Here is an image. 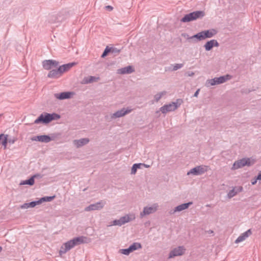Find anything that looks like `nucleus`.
<instances>
[{"mask_svg": "<svg viewBox=\"0 0 261 261\" xmlns=\"http://www.w3.org/2000/svg\"><path fill=\"white\" fill-rule=\"evenodd\" d=\"M87 238L81 236L73 238L67 242L65 243L61 247L59 251V254L61 256L66 253L68 251L74 247L76 245L86 243L85 240Z\"/></svg>", "mask_w": 261, "mask_h": 261, "instance_id": "obj_1", "label": "nucleus"}, {"mask_svg": "<svg viewBox=\"0 0 261 261\" xmlns=\"http://www.w3.org/2000/svg\"><path fill=\"white\" fill-rule=\"evenodd\" d=\"M60 117V115L56 113L49 114L44 113L41 114L38 118L35 120L34 123L39 124L42 123L43 124H47L53 120L59 119Z\"/></svg>", "mask_w": 261, "mask_h": 261, "instance_id": "obj_2", "label": "nucleus"}, {"mask_svg": "<svg viewBox=\"0 0 261 261\" xmlns=\"http://www.w3.org/2000/svg\"><path fill=\"white\" fill-rule=\"evenodd\" d=\"M218 33L217 30L215 29H211L202 31L200 32L197 33L194 35L193 37L196 38V40H194V42H197L199 41L205 40L207 38H211L215 36Z\"/></svg>", "mask_w": 261, "mask_h": 261, "instance_id": "obj_3", "label": "nucleus"}, {"mask_svg": "<svg viewBox=\"0 0 261 261\" xmlns=\"http://www.w3.org/2000/svg\"><path fill=\"white\" fill-rule=\"evenodd\" d=\"M205 13L202 11H196L185 15L180 20L181 22H187L203 17Z\"/></svg>", "mask_w": 261, "mask_h": 261, "instance_id": "obj_4", "label": "nucleus"}, {"mask_svg": "<svg viewBox=\"0 0 261 261\" xmlns=\"http://www.w3.org/2000/svg\"><path fill=\"white\" fill-rule=\"evenodd\" d=\"M182 102V100L177 99L176 102H172L170 103L165 105L160 108L161 112L163 114H166L168 112L173 111L175 110Z\"/></svg>", "mask_w": 261, "mask_h": 261, "instance_id": "obj_5", "label": "nucleus"}, {"mask_svg": "<svg viewBox=\"0 0 261 261\" xmlns=\"http://www.w3.org/2000/svg\"><path fill=\"white\" fill-rule=\"evenodd\" d=\"M231 77V75L226 74L219 77H215L211 80H208L206 81V85L207 87H208L210 86H214L216 85L223 84L226 82L227 81L230 80Z\"/></svg>", "mask_w": 261, "mask_h": 261, "instance_id": "obj_6", "label": "nucleus"}, {"mask_svg": "<svg viewBox=\"0 0 261 261\" xmlns=\"http://www.w3.org/2000/svg\"><path fill=\"white\" fill-rule=\"evenodd\" d=\"M251 165V163L249 158H243L234 162L231 169L234 170L242 168L245 166H250Z\"/></svg>", "mask_w": 261, "mask_h": 261, "instance_id": "obj_7", "label": "nucleus"}, {"mask_svg": "<svg viewBox=\"0 0 261 261\" xmlns=\"http://www.w3.org/2000/svg\"><path fill=\"white\" fill-rule=\"evenodd\" d=\"M207 166L201 165L196 166L191 169L188 172L187 175L193 174L194 175H199L204 173L207 171Z\"/></svg>", "mask_w": 261, "mask_h": 261, "instance_id": "obj_8", "label": "nucleus"}, {"mask_svg": "<svg viewBox=\"0 0 261 261\" xmlns=\"http://www.w3.org/2000/svg\"><path fill=\"white\" fill-rule=\"evenodd\" d=\"M141 248H142L141 244L140 243L135 242V243H134L131 245H130L128 248L120 249L119 250V252L123 254L128 255L131 252H133V251H134L136 250H138L139 249H141Z\"/></svg>", "mask_w": 261, "mask_h": 261, "instance_id": "obj_9", "label": "nucleus"}, {"mask_svg": "<svg viewBox=\"0 0 261 261\" xmlns=\"http://www.w3.org/2000/svg\"><path fill=\"white\" fill-rule=\"evenodd\" d=\"M159 207L158 203H154L151 206H145L143 208V212L140 213V216L142 218L146 215H148L155 213Z\"/></svg>", "mask_w": 261, "mask_h": 261, "instance_id": "obj_10", "label": "nucleus"}, {"mask_svg": "<svg viewBox=\"0 0 261 261\" xmlns=\"http://www.w3.org/2000/svg\"><path fill=\"white\" fill-rule=\"evenodd\" d=\"M133 111V109L130 107H127L126 108H123L122 109L116 111L111 115L112 119H116L117 118H120L123 117Z\"/></svg>", "mask_w": 261, "mask_h": 261, "instance_id": "obj_11", "label": "nucleus"}, {"mask_svg": "<svg viewBox=\"0 0 261 261\" xmlns=\"http://www.w3.org/2000/svg\"><path fill=\"white\" fill-rule=\"evenodd\" d=\"M55 136L50 137L48 135H40L32 138L31 140L35 141H39L43 143H48L51 141L54 140Z\"/></svg>", "mask_w": 261, "mask_h": 261, "instance_id": "obj_12", "label": "nucleus"}, {"mask_svg": "<svg viewBox=\"0 0 261 261\" xmlns=\"http://www.w3.org/2000/svg\"><path fill=\"white\" fill-rule=\"evenodd\" d=\"M186 249L184 246H178L172 250L169 254V258H173L177 256L182 255L184 254Z\"/></svg>", "mask_w": 261, "mask_h": 261, "instance_id": "obj_13", "label": "nucleus"}, {"mask_svg": "<svg viewBox=\"0 0 261 261\" xmlns=\"http://www.w3.org/2000/svg\"><path fill=\"white\" fill-rule=\"evenodd\" d=\"M58 65L59 62L53 60H46L42 62L43 67L46 70H50L53 67H57Z\"/></svg>", "mask_w": 261, "mask_h": 261, "instance_id": "obj_14", "label": "nucleus"}, {"mask_svg": "<svg viewBox=\"0 0 261 261\" xmlns=\"http://www.w3.org/2000/svg\"><path fill=\"white\" fill-rule=\"evenodd\" d=\"M105 202L102 201L91 204L85 208V211L89 212L91 211L100 210L103 208L105 205Z\"/></svg>", "mask_w": 261, "mask_h": 261, "instance_id": "obj_15", "label": "nucleus"}, {"mask_svg": "<svg viewBox=\"0 0 261 261\" xmlns=\"http://www.w3.org/2000/svg\"><path fill=\"white\" fill-rule=\"evenodd\" d=\"M192 204V202H189L188 203H182L181 204H180L177 206H176L174 210H171L169 212V213L172 215L174 214L176 212H179L182 211H184L186 209H187L190 205Z\"/></svg>", "mask_w": 261, "mask_h": 261, "instance_id": "obj_16", "label": "nucleus"}, {"mask_svg": "<svg viewBox=\"0 0 261 261\" xmlns=\"http://www.w3.org/2000/svg\"><path fill=\"white\" fill-rule=\"evenodd\" d=\"M219 43L215 39H212L207 41L204 45V47L206 51L211 50L214 47H218Z\"/></svg>", "mask_w": 261, "mask_h": 261, "instance_id": "obj_17", "label": "nucleus"}, {"mask_svg": "<svg viewBox=\"0 0 261 261\" xmlns=\"http://www.w3.org/2000/svg\"><path fill=\"white\" fill-rule=\"evenodd\" d=\"M73 94V93L72 92H63L60 93H55L54 94V96L57 99L63 100L70 98Z\"/></svg>", "mask_w": 261, "mask_h": 261, "instance_id": "obj_18", "label": "nucleus"}, {"mask_svg": "<svg viewBox=\"0 0 261 261\" xmlns=\"http://www.w3.org/2000/svg\"><path fill=\"white\" fill-rule=\"evenodd\" d=\"M63 74L60 67L57 69L50 70L47 74V77L52 79H57Z\"/></svg>", "mask_w": 261, "mask_h": 261, "instance_id": "obj_19", "label": "nucleus"}, {"mask_svg": "<svg viewBox=\"0 0 261 261\" xmlns=\"http://www.w3.org/2000/svg\"><path fill=\"white\" fill-rule=\"evenodd\" d=\"M252 234V231L250 229H248L245 232L242 233L235 241L236 243H240L245 240H246L248 237H249Z\"/></svg>", "mask_w": 261, "mask_h": 261, "instance_id": "obj_20", "label": "nucleus"}, {"mask_svg": "<svg viewBox=\"0 0 261 261\" xmlns=\"http://www.w3.org/2000/svg\"><path fill=\"white\" fill-rule=\"evenodd\" d=\"M89 141L90 140L88 138H82L79 140H74L73 144L77 148H80L87 144Z\"/></svg>", "mask_w": 261, "mask_h": 261, "instance_id": "obj_21", "label": "nucleus"}, {"mask_svg": "<svg viewBox=\"0 0 261 261\" xmlns=\"http://www.w3.org/2000/svg\"><path fill=\"white\" fill-rule=\"evenodd\" d=\"M57 15L58 17L57 21L59 22H61L67 19L69 17V12L66 11H62L58 13Z\"/></svg>", "mask_w": 261, "mask_h": 261, "instance_id": "obj_22", "label": "nucleus"}, {"mask_svg": "<svg viewBox=\"0 0 261 261\" xmlns=\"http://www.w3.org/2000/svg\"><path fill=\"white\" fill-rule=\"evenodd\" d=\"M243 190V187H236L234 188H233L232 190L229 191L228 192L227 196L229 198H231L234 196H236L237 193L241 192Z\"/></svg>", "mask_w": 261, "mask_h": 261, "instance_id": "obj_23", "label": "nucleus"}, {"mask_svg": "<svg viewBox=\"0 0 261 261\" xmlns=\"http://www.w3.org/2000/svg\"><path fill=\"white\" fill-rule=\"evenodd\" d=\"M134 71V69L133 67L131 66H128L118 69L117 73L121 74H130Z\"/></svg>", "mask_w": 261, "mask_h": 261, "instance_id": "obj_24", "label": "nucleus"}, {"mask_svg": "<svg viewBox=\"0 0 261 261\" xmlns=\"http://www.w3.org/2000/svg\"><path fill=\"white\" fill-rule=\"evenodd\" d=\"M99 80V77H96L93 76H89L87 77H85L83 80L82 84H88L89 83H92L94 82H97Z\"/></svg>", "mask_w": 261, "mask_h": 261, "instance_id": "obj_25", "label": "nucleus"}, {"mask_svg": "<svg viewBox=\"0 0 261 261\" xmlns=\"http://www.w3.org/2000/svg\"><path fill=\"white\" fill-rule=\"evenodd\" d=\"M135 216L134 214H129L126 215L123 217H121L120 218L121 219L122 222L123 224L128 223L131 221H133L135 219Z\"/></svg>", "mask_w": 261, "mask_h": 261, "instance_id": "obj_26", "label": "nucleus"}, {"mask_svg": "<svg viewBox=\"0 0 261 261\" xmlns=\"http://www.w3.org/2000/svg\"><path fill=\"white\" fill-rule=\"evenodd\" d=\"M75 63H69L66 64H64L62 66H59L62 73H63L64 72H66L69 70L71 67H72L74 65H75Z\"/></svg>", "mask_w": 261, "mask_h": 261, "instance_id": "obj_27", "label": "nucleus"}, {"mask_svg": "<svg viewBox=\"0 0 261 261\" xmlns=\"http://www.w3.org/2000/svg\"><path fill=\"white\" fill-rule=\"evenodd\" d=\"M142 165H143V163L134 164L132 167L131 174H135L137 169L141 168Z\"/></svg>", "mask_w": 261, "mask_h": 261, "instance_id": "obj_28", "label": "nucleus"}, {"mask_svg": "<svg viewBox=\"0 0 261 261\" xmlns=\"http://www.w3.org/2000/svg\"><path fill=\"white\" fill-rule=\"evenodd\" d=\"M34 179H33V177H31L29 179L25 180L22 181L20 183V185H28L30 186H32L34 184Z\"/></svg>", "mask_w": 261, "mask_h": 261, "instance_id": "obj_29", "label": "nucleus"}, {"mask_svg": "<svg viewBox=\"0 0 261 261\" xmlns=\"http://www.w3.org/2000/svg\"><path fill=\"white\" fill-rule=\"evenodd\" d=\"M55 196H45L40 198L39 200V203L41 204L43 202L51 201L55 198Z\"/></svg>", "mask_w": 261, "mask_h": 261, "instance_id": "obj_30", "label": "nucleus"}, {"mask_svg": "<svg viewBox=\"0 0 261 261\" xmlns=\"http://www.w3.org/2000/svg\"><path fill=\"white\" fill-rule=\"evenodd\" d=\"M166 94V91H162V92L158 93L156 94H155L154 96V100L156 102H158L162 98V97L164 95H165Z\"/></svg>", "mask_w": 261, "mask_h": 261, "instance_id": "obj_31", "label": "nucleus"}, {"mask_svg": "<svg viewBox=\"0 0 261 261\" xmlns=\"http://www.w3.org/2000/svg\"><path fill=\"white\" fill-rule=\"evenodd\" d=\"M123 225L122 222V220H121V219L120 218L119 219H118V220H115L114 221H113L112 222H111V224L110 225H109V226H112V225H118V226H121Z\"/></svg>", "mask_w": 261, "mask_h": 261, "instance_id": "obj_32", "label": "nucleus"}, {"mask_svg": "<svg viewBox=\"0 0 261 261\" xmlns=\"http://www.w3.org/2000/svg\"><path fill=\"white\" fill-rule=\"evenodd\" d=\"M57 15H52L49 17V22L51 23H55L57 22H59L58 21H57Z\"/></svg>", "mask_w": 261, "mask_h": 261, "instance_id": "obj_33", "label": "nucleus"}, {"mask_svg": "<svg viewBox=\"0 0 261 261\" xmlns=\"http://www.w3.org/2000/svg\"><path fill=\"white\" fill-rule=\"evenodd\" d=\"M181 36L186 38L187 40H191L192 42L195 43L194 41V40H196V38L193 37L194 35L190 37L188 34L184 33L181 34Z\"/></svg>", "mask_w": 261, "mask_h": 261, "instance_id": "obj_34", "label": "nucleus"}, {"mask_svg": "<svg viewBox=\"0 0 261 261\" xmlns=\"http://www.w3.org/2000/svg\"><path fill=\"white\" fill-rule=\"evenodd\" d=\"M109 53H111V49L109 46H107L101 55V58H105Z\"/></svg>", "mask_w": 261, "mask_h": 261, "instance_id": "obj_35", "label": "nucleus"}, {"mask_svg": "<svg viewBox=\"0 0 261 261\" xmlns=\"http://www.w3.org/2000/svg\"><path fill=\"white\" fill-rule=\"evenodd\" d=\"M183 66V64H175L174 65H173L172 70L176 71L177 70L181 68Z\"/></svg>", "mask_w": 261, "mask_h": 261, "instance_id": "obj_36", "label": "nucleus"}, {"mask_svg": "<svg viewBox=\"0 0 261 261\" xmlns=\"http://www.w3.org/2000/svg\"><path fill=\"white\" fill-rule=\"evenodd\" d=\"M28 204L29 205V207H34L37 205L40 204L39 200L37 201H32L31 202L28 203Z\"/></svg>", "mask_w": 261, "mask_h": 261, "instance_id": "obj_37", "label": "nucleus"}, {"mask_svg": "<svg viewBox=\"0 0 261 261\" xmlns=\"http://www.w3.org/2000/svg\"><path fill=\"white\" fill-rule=\"evenodd\" d=\"M8 135H6V136L4 137V138L3 139L2 141V144L4 147V149L6 148L7 144L8 143V138H7Z\"/></svg>", "mask_w": 261, "mask_h": 261, "instance_id": "obj_38", "label": "nucleus"}, {"mask_svg": "<svg viewBox=\"0 0 261 261\" xmlns=\"http://www.w3.org/2000/svg\"><path fill=\"white\" fill-rule=\"evenodd\" d=\"M110 49H111V53L113 54H118L120 51V49L114 47H110Z\"/></svg>", "mask_w": 261, "mask_h": 261, "instance_id": "obj_39", "label": "nucleus"}, {"mask_svg": "<svg viewBox=\"0 0 261 261\" xmlns=\"http://www.w3.org/2000/svg\"><path fill=\"white\" fill-rule=\"evenodd\" d=\"M42 176H43V175H41V174L37 173V174H34L33 176H32V177H33V179H34L35 178H41L42 177Z\"/></svg>", "mask_w": 261, "mask_h": 261, "instance_id": "obj_40", "label": "nucleus"}, {"mask_svg": "<svg viewBox=\"0 0 261 261\" xmlns=\"http://www.w3.org/2000/svg\"><path fill=\"white\" fill-rule=\"evenodd\" d=\"M20 207L22 209H25V208H29V205L28 204V203H24L23 204H22V205H21Z\"/></svg>", "mask_w": 261, "mask_h": 261, "instance_id": "obj_41", "label": "nucleus"}, {"mask_svg": "<svg viewBox=\"0 0 261 261\" xmlns=\"http://www.w3.org/2000/svg\"><path fill=\"white\" fill-rule=\"evenodd\" d=\"M105 8L106 10H108L110 11H112L113 9V7H112L111 6H109V5L106 6Z\"/></svg>", "mask_w": 261, "mask_h": 261, "instance_id": "obj_42", "label": "nucleus"}, {"mask_svg": "<svg viewBox=\"0 0 261 261\" xmlns=\"http://www.w3.org/2000/svg\"><path fill=\"white\" fill-rule=\"evenodd\" d=\"M257 180H258V179H256V177H255V178H254V179H252V180H251V184H252V185H255V184H256V182H257Z\"/></svg>", "mask_w": 261, "mask_h": 261, "instance_id": "obj_43", "label": "nucleus"}, {"mask_svg": "<svg viewBox=\"0 0 261 261\" xmlns=\"http://www.w3.org/2000/svg\"><path fill=\"white\" fill-rule=\"evenodd\" d=\"M186 74L189 76H193L194 75V73L193 72H188L186 73Z\"/></svg>", "mask_w": 261, "mask_h": 261, "instance_id": "obj_44", "label": "nucleus"}, {"mask_svg": "<svg viewBox=\"0 0 261 261\" xmlns=\"http://www.w3.org/2000/svg\"><path fill=\"white\" fill-rule=\"evenodd\" d=\"M251 91L248 90H247V89L246 90H244V89H242L241 90V92L242 93H249Z\"/></svg>", "mask_w": 261, "mask_h": 261, "instance_id": "obj_45", "label": "nucleus"}, {"mask_svg": "<svg viewBox=\"0 0 261 261\" xmlns=\"http://www.w3.org/2000/svg\"><path fill=\"white\" fill-rule=\"evenodd\" d=\"M200 91V89H198L194 93V97H197L198 96V95L199 94V92Z\"/></svg>", "mask_w": 261, "mask_h": 261, "instance_id": "obj_46", "label": "nucleus"}, {"mask_svg": "<svg viewBox=\"0 0 261 261\" xmlns=\"http://www.w3.org/2000/svg\"><path fill=\"white\" fill-rule=\"evenodd\" d=\"M15 141V140H14V139H9L8 140V142L11 143V144H13Z\"/></svg>", "mask_w": 261, "mask_h": 261, "instance_id": "obj_47", "label": "nucleus"}, {"mask_svg": "<svg viewBox=\"0 0 261 261\" xmlns=\"http://www.w3.org/2000/svg\"><path fill=\"white\" fill-rule=\"evenodd\" d=\"M141 166H143V167H145L146 168H149L150 167L149 165H146V164H143V165H141Z\"/></svg>", "mask_w": 261, "mask_h": 261, "instance_id": "obj_48", "label": "nucleus"}, {"mask_svg": "<svg viewBox=\"0 0 261 261\" xmlns=\"http://www.w3.org/2000/svg\"><path fill=\"white\" fill-rule=\"evenodd\" d=\"M2 247L0 246V251L2 250Z\"/></svg>", "mask_w": 261, "mask_h": 261, "instance_id": "obj_49", "label": "nucleus"}]
</instances>
